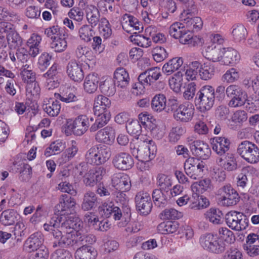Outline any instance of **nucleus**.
Instances as JSON below:
<instances>
[{
	"label": "nucleus",
	"instance_id": "f257e3e1",
	"mask_svg": "<svg viewBox=\"0 0 259 259\" xmlns=\"http://www.w3.org/2000/svg\"><path fill=\"white\" fill-rule=\"evenodd\" d=\"M83 223L78 217L53 216L44 225L45 230L50 232L56 241L53 247L78 246L79 230Z\"/></svg>",
	"mask_w": 259,
	"mask_h": 259
},
{
	"label": "nucleus",
	"instance_id": "f03ea898",
	"mask_svg": "<svg viewBox=\"0 0 259 259\" xmlns=\"http://www.w3.org/2000/svg\"><path fill=\"white\" fill-rule=\"evenodd\" d=\"M130 149L132 155L141 161L152 159L156 152V147L152 140L131 143Z\"/></svg>",
	"mask_w": 259,
	"mask_h": 259
},
{
	"label": "nucleus",
	"instance_id": "7ed1b4c3",
	"mask_svg": "<svg viewBox=\"0 0 259 259\" xmlns=\"http://www.w3.org/2000/svg\"><path fill=\"white\" fill-rule=\"evenodd\" d=\"M201 247L205 250L214 254H221L226 249V244L217 233H205L199 238Z\"/></svg>",
	"mask_w": 259,
	"mask_h": 259
},
{
	"label": "nucleus",
	"instance_id": "20e7f679",
	"mask_svg": "<svg viewBox=\"0 0 259 259\" xmlns=\"http://www.w3.org/2000/svg\"><path fill=\"white\" fill-rule=\"evenodd\" d=\"M215 90L211 85H205L201 88L195 98L196 106H199L202 111L209 110L215 101Z\"/></svg>",
	"mask_w": 259,
	"mask_h": 259
},
{
	"label": "nucleus",
	"instance_id": "39448f33",
	"mask_svg": "<svg viewBox=\"0 0 259 259\" xmlns=\"http://www.w3.org/2000/svg\"><path fill=\"white\" fill-rule=\"evenodd\" d=\"M99 211L101 215L106 218L112 216L116 221L124 219V222L119 223L120 227L125 226L128 222L131 216V214L128 213V217H127L124 211H123V214L119 206H115L112 201H109L104 202L102 205L100 206Z\"/></svg>",
	"mask_w": 259,
	"mask_h": 259
},
{
	"label": "nucleus",
	"instance_id": "423d86ee",
	"mask_svg": "<svg viewBox=\"0 0 259 259\" xmlns=\"http://www.w3.org/2000/svg\"><path fill=\"white\" fill-rule=\"evenodd\" d=\"M226 94L228 97L231 98L228 103L230 107H241L248 101L246 92L237 85L232 84L228 86L226 90Z\"/></svg>",
	"mask_w": 259,
	"mask_h": 259
},
{
	"label": "nucleus",
	"instance_id": "0eeeda50",
	"mask_svg": "<svg viewBox=\"0 0 259 259\" xmlns=\"http://www.w3.org/2000/svg\"><path fill=\"white\" fill-rule=\"evenodd\" d=\"M237 153L246 161L255 163L259 161V148L248 141H244L238 146Z\"/></svg>",
	"mask_w": 259,
	"mask_h": 259
},
{
	"label": "nucleus",
	"instance_id": "6e6552de",
	"mask_svg": "<svg viewBox=\"0 0 259 259\" xmlns=\"http://www.w3.org/2000/svg\"><path fill=\"white\" fill-rule=\"evenodd\" d=\"M225 220L229 227L235 231L244 230L248 226L249 220L247 216L240 212H228L225 215Z\"/></svg>",
	"mask_w": 259,
	"mask_h": 259
},
{
	"label": "nucleus",
	"instance_id": "1a4fd4ad",
	"mask_svg": "<svg viewBox=\"0 0 259 259\" xmlns=\"http://www.w3.org/2000/svg\"><path fill=\"white\" fill-rule=\"evenodd\" d=\"M76 202L73 198H72L68 194H63L59 198V203L55 207V211L58 214H55L54 216L57 215L59 217H75L72 214L73 207L75 206Z\"/></svg>",
	"mask_w": 259,
	"mask_h": 259
},
{
	"label": "nucleus",
	"instance_id": "9d476101",
	"mask_svg": "<svg viewBox=\"0 0 259 259\" xmlns=\"http://www.w3.org/2000/svg\"><path fill=\"white\" fill-rule=\"evenodd\" d=\"M220 203L225 206H233L239 201L240 197L230 184H227L218 190Z\"/></svg>",
	"mask_w": 259,
	"mask_h": 259
},
{
	"label": "nucleus",
	"instance_id": "9b49d317",
	"mask_svg": "<svg viewBox=\"0 0 259 259\" xmlns=\"http://www.w3.org/2000/svg\"><path fill=\"white\" fill-rule=\"evenodd\" d=\"M0 32L6 34L8 45L10 49L21 47L23 40L17 32L12 27L11 24L0 22Z\"/></svg>",
	"mask_w": 259,
	"mask_h": 259
},
{
	"label": "nucleus",
	"instance_id": "f8f14e48",
	"mask_svg": "<svg viewBox=\"0 0 259 259\" xmlns=\"http://www.w3.org/2000/svg\"><path fill=\"white\" fill-rule=\"evenodd\" d=\"M161 76L159 69L152 68L141 73L138 77L139 82L135 84L134 89L150 87L153 81H157Z\"/></svg>",
	"mask_w": 259,
	"mask_h": 259
},
{
	"label": "nucleus",
	"instance_id": "ddd939ff",
	"mask_svg": "<svg viewBox=\"0 0 259 259\" xmlns=\"http://www.w3.org/2000/svg\"><path fill=\"white\" fill-rule=\"evenodd\" d=\"M204 167L202 161L200 162L198 159L193 157L188 158L184 163L186 174L194 180L202 176Z\"/></svg>",
	"mask_w": 259,
	"mask_h": 259
},
{
	"label": "nucleus",
	"instance_id": "4468645a",
	"mask_svg": "<svg viewBox=\"0 0 259 259\" xmlns=\"http://www.w3.org/2000/svg\"><path fill=\"white\" fill-rule=\"evenodd\" d=\"M135 203L136 208L141 214L147 215L151 211L152 202L149 193L138 192L135 197Z\"/></svg>",
	"mask_w": 259,
	"mask_h": 259
},
{
	"label": "nucleus",
	"instance_id": "2eb2a0df",
	"mask_svg": "<svg viewBox=\"0 0 259 259\" xmlns=\"http://www.w3.org/2000/svg\"><path fill=\"white\" fill-rule=\"evenodd\" d=\"M194 111L192 104L184 103L180 104L179 108L174 112V117L178 121L188 122L192 119Z\"/></svg>",
	"mask_w": 259,
	"mask_h": 259
},
{
	"label": "nucleus",
	"instance_id": "dca6fc26",
	"mask_svg": "<svg viewBox=\"0 0 259 259\" xmlns=\"http://www.w3.org/2000/svg\"><path fill=\"white\" fill-rule=\"evenodd\" d=\"M112 164L118 169L126 170L131 169L134 166V161L128 153L121 152L114 155Z\"/></svg>",
	"mask_w": 259,
	"mask_h": 259
},
{
	"label": "nucleus",
	"instance_id": "f3484780",
	"mask_svg": "<svg viewBox=\"0 0 259 259\" xmlns=\"http://www.w3.org/2000/svg\"><path fill=\"white\" fill-rule=\"evenodd\" d=\"M90 122L88 117L84 115L77 116L73 121L68 122V127L77 136L83 135L88 129Z\"/></svg>",
	"mask_w": 259,
	"mask_h": 259
},
{
	"label": "nucleus",
	"instance_id": "a211bd4d",
	"mask_svg": "<svg viewBox=\"0 0 259 259\" xmlns=\"http://www.w3.org/2000/svg\"><path fill=\"white\" fill-rule=\"evenodd\" d=\"M105 174L106 169L102 166L91 169L84 175L83 183L86 186L93 187L101 181Z\"/></svg>",
	"mask_w": 259,
	"mask_h": 259
},
{
	"label": "nucleus",
	"instance_id": "6ab92c4d",
	"mask_svg": "<svg viewBox=\"0 0 259 259\" xmlns=\"http://www.w3.org/2000/svg\"><path fill=\"white\" fill-rule=\"evenodd\" d=\"M230 140L224 137H216L211 139L212 149L218 157L230 153Z\"/></svg>",
	"mask_w": 259,
	"mask_h": 259
},
{
	"label": "nucleus",
	"instance_id": "aec40b11",
	"mask_svg": "<svg viewBox=\"0 0 259 259\" xmlns=\"http://www.w3.org/2000/svg\"><path fill=\"white\" fill-rule=\"evenodd\" d=\"M190 148L193 154L199 159H207L211 154L208 145L199 140L192 142Z\"/></svg>",
	"mask_w": 259,
	"mask_h": 259
},
{
	"label": "nucleus",
	"instance_id": "412c9836",
	"mask_svg": "<svg viewBox=\"0 0 259 259\" xmlns=\"http://www.w3.org/2000/svg\"><path fill=\"white\" fill-rule=\"evenodd\" d=\"M66 71L69 77L74 81H81L84 77L82 64L75 60L70 61L66 67Z\"/></svg>",
	"mask_w": 259,
	"mask_h": 259
},
{
	"label": "nucleus",
	"instance_id": "4be33fe9",
	"mask_svg": "<svg viewBox=\"0 0 259 259\" xmlns=\"http://www.w3.org/2000/svg\"><path fill=\"white\" fill-rule=\"evenodd\" d=\"M112 185L116 190L128 191L131 187V180L128 175L123 173H117L113 175Z\"/></svg>",
	"mask_w": 259,
	"mask_h": 259
},
{
	"label": "nucleus",
	"instance_id": "5701e85b",
	"mask_svg": "<svg viewBox=\"0 0 259 259\" xmlns=\"http://www.w3.org/2000/svg\"><path fill=\"white\" fill-rule=\"evenodd\" d=\"M123 21L124 22L122 23V28L127 32L135 30L136 32L134 33L136 34L143 30L142 24L138 19L131 15L125 14L123 16Z\"/></svg>",
	"mask_w": 259,
	"mask_h": 259
},
{
	"label": "nucleus",
	"instance_id": "b1692460",
	"mask_svg": "<svg viewBox=\"0 0 259 259\" xmlns=\"http://www.w3.org/2000/svg\"><path fill=\"white\" fill-rule=\"evenodd\" d=\"M44 238L41 232H37L32 234L25 241L24 247L28 252L35 251L39 249L42 245Z\"/></svg>",
	"mask_w": 259,
	"mask_h": 259
},
{
	"label": "nucleus",
	"instance_id": "393cba45",
	"mask_svg": "<svg viewBox=\"0 0 259 259\" xmlns=\"http://www.w3.org/2000/svg\"><path fill=\"white\" fill-rule=\"evenodd\" d=\"M115 131L114 127L109 125L98 132L96 139L99 142L111 144L115 140Z\"/></svg>",
	"mask_w": 259,
	"mask_h": 259
},
{
	"label": "nucleus",
	"instance_id": "a878e982",
	"mask_svg": "<svg viewBox=\"0 0 259 259\" xmlns=\"http://www.w3.org/2000/svg\"><path fill=\"white\" fill-rule=\"evenodd\" d=\"M216 162L219 165L229 171L235 170L237 168L236 160L233 154L230 153L218 157Z\"/></svg>",
	"mask_w": 259,
	"mask_h": 259
},
{
	"label": "nucleus",
	"instance_id": "bb28decb",
	"mask_svg": "<svg viewBox=\"0 0 259 259\" xmlns=\"http://www.w3.org/2000/svg\"><path fill=\"white\" fill-rule=\"evenodd\" d=\"M84 10L87 20L91 27L97 26L101 23V19L98 8L95 6L89 5L85 7Z\"/></svg>",
	"mask_w": 259,
	"mask_h": 259
},
{
	"label": "nucleus",
	"instance_id": "cd10ccee",
	"mask_svg": "<svg viewBox=\"0 0 259 259\" xmlns=\"http://www.w3.org/2000/svg\"><path fill=\"white\" fill-rule=\"evenodd\" d=\"M207 117L204 115L199 116L194 127L196 133L205 135L208 133L209 130L212 129L213 124L207 118Z\"/></svg>",
	"mask_w": 259,
	"mask_h": 259
},
{
	"label": "nucleus",
	"instance_id": "c85d7f7f",
	"mask_svg": "<svg viewBox=\"0 0 259 259\" xmlns=\"http://www.w3.org/2000/svg\"><path fill=\"white\" fill-rule=\"evenodd\" d=\"M240 56L237 51L232 48H225L221 64L233 65L238 62Z\"/></svg>",
	"mask_w": 259,
	"mask_h": 259
},
{
	"label": "nucleus",
	"instance_id": "c756f323",
	"mask_svg": "<svg viewBox=\"0 0 259 259\" xmlns=\"http://www.w3.org/2000/svg\"><path fill=\"white\" fill-rule=\"evenodd\" d=\"M114 79L117 87L121 88L126 87L130 81L128 73L123 68L116 69L114 74Z\"/></svg>",
	"mask_w": 259,
	"mask_h": 259
},
{
	"label": "nucleus",
	"instance_id": "7c9ffc66",
	"mask_svg": "<svg viewBox=\"0 0 259 259\" xmlns=\"http://www.w3.org/2000/svg\"><path fill=\"white\" fill-rule=\"evenodd\" d=\"M58 73V66L57 64H54L46 73L43 74V77L47 79L49 90L58 87L59 83L57 80H55V79L57 78Z\"/></svg>",
	"mask_w": 259,
	"mask_h": 259
},
{
	"label": "nucleus",
	"instance_id": "2f4dec72",
	"mask_svg": "<svg viewBox=\"0 0 259 259\" xmlns=\"http://www.w3.org/2000/svg\"><path fill=\"white\" fill-rule=\"evenodd\" d=\"M224 49L220 46H208L206 49L205 57L213 62H220L221 63Z\"/></svg>",
	"mask_w": 259,
	"mask_h": 259
},
{
	"label": "nucleus",
	"instance_id": "473e14b6",
	"mask_svg": "<svg viewBox=\"0 0 259 259\" xmlns=\"http://www.w3.org/2000/svg\"><path fill=\"white\" fill-rule=\"evenodd\" d=\"M181 21L185 24L186 29L191 31H198L202 27L203 22L199 17H188L181 18Z\"/></svg>",
	"mask_w": 259,
	"mask_h": 259
},
{
	"label": "nucleus",
	"instance_id": "72a5a7b5",
	"mask_svg": "<svg viewBox=\"0 0 259 259\" xmlns=\"http://www.w3.org/2000/svg\"><path fill=\"white\" fill-rule=\"evenodd\" d=\"M183 64L182 58H174L165 63L162 68V72L167 75L178 70Z\"/></svg>",
	"mask_w": 259,
	"mask_h": 259
},
{
	"label": "nucleus",
	"instance_id": "f704fd0d",
	"mask_svg": "<svg viewBox=\"0 0 259 259\" xmlns=\"http://www.w3.org/2000/svg\"><path fill=\"white\" fill-rule=\"evenodd\" d=\"M98 113H95L97 117L95 122L90 127V131L94 132L105 126L110 118V115L109 112H98Z\"/></svg>",
	"mask_w": 259,
	"mask_h": 259
},
{
	"label": "nucleus",
	"instance_id": "c9c22d12",
	"mask_svg": "<svg viewBox=\"0 0 259 259\" xmlns=\"http://www.w3.org/2000/svg\"><path fill=\"white\" fill-rule=\"evenodd\" d=\"M169 193L154 189L152 194L153 202L155 206L159 208H164L168 204Z\"/></svg>",
	"mask_w": 259,
	"mask_h": 259
},
{
	"label": "nucleus",
	"instance_id": "e433bc0d",
	"mask_svg": "<svg viewBox=\"0 0 259 259\" xmlns=\"http://www.w3.org/2000/svg\"><path fill=\"white\" fill-rule=\"evenodd\" d=\"M100 80L98 74L93 73L89 74L85 78L84 89L88 93H94L98 87Z\"/></svg>",
	"mask_w": 259,
	"mask_h": 259
},
{
	"label": "nucleus",
	"instance_id": "4c0bfd02",
	"mask_svg": "<svg viewBox=\"0 0 259 259\" xmlns=\"http://www.w3.org/2000/svg\"><path fill=\"white\" fill-rule=\"evenodd\" d=\"M75 254L78 259H95L97 253L92 246L83 245L77 249Z\"/></svg>",
	"mask_w": 259,
	"mask_h": 259
},
{
	"label": "nucleus",
	"instance_id": "58836bf2",
	"mask_svg": "<svg viewBox=\"0 0 259 259\" xmlns=\"http://www.w3.org/2000/svg\"><path fill=\"white\" fill-rule=\"evenodd\" d=\"M156 185L159 188L155 190H160V191L169 193L172 185V180L167 175L159 174L156 178Z\"/></svg>",
	"mask_w": 259,
	"mask_h": 259
},
{
	"label": "nucleus",
	"instance_id": "ea45409f",
	"mask_svg": "<svg viewBox=\"0 0 259 259\" xmlns=\"http://www.w3.org/2000/svg\"><path fill=\"white\" fill-rule=\"evenodd\" d=\"M19 214L14 209L4 211L0 216V222L4 226H11L17 221Z\"/></svg>",
	"mask_w": 259,
	"mask_h": 259
},
{
	"label": "nucleus",
	"instance_id": "a19ab883",
	"mask_svg": "<svg viewBox=\"0 0 259 259\" xmlns=\"http://www.w3.org/2000/svg\"><path fill=\"white\" fill-rule=\"evenodd\" d=\"M111 102L108 98L103 95H98L95 99L94 105V113L98 112H108L107 110L110 106Z\"/></svg>",
	"mask_w": 259,
	"mask_h": 259
},
{
	"label": "nucleus",
	"instance_id": "79ce46f5",
	"mask_svg": "<svg viewBox=\"0 0 259 259\" xmlns=\"http://www.w3.org/2000/svg\"><path fill=\"white\" fill-rule=\"evenodd\" d=\"M115 84L111 77H107L100 83L99 89L104 94L111 96L114 95L116 92Z\"/></svg>",
	"mask_w": 259,
	"mask_h": 259
},
{
	"label": "nucleus",
	"instance_id": "37998d69",
	"mask_svg": "<svg viewBox=\"0 0 259 259\" xmlns=\"http://www.w3.org/2000/svg\"><path fill=\"white\" fill-rule=\"evenodd\" d=\"M66 147L65 143L62 140H57L52 142L45 151L44 155L46 157L58 154L63 151Z\"/></svg>",
	"mask_w": 259,
	"mask_h": 259
},
{
	"label": "nucleus",
	"instance_id": "c03bdc74",
	"mask_svg": "<svg viewBox=\"0 0 259 259\" xmlns=\"http://www.w3.org/2000/svg\"><path fill=\"white\" fill-rule=\"evenodd\" d=\"M198 72L201 79L207 80L211 79L214 75L215 68L210 63H204L201 65Z\"/></svg>",
	"mask_w": 259,
	"mask_h": 259
},
{
	"label": "nucleus",
	"instance_id": "a18cd8bd",
	"mask_svg": "<svg viewBox=\"0 0 259 259\" xmlns=\"http://www.w3.org/2000/svg\"><path fill=\"white\" fill-rule=\"evenodd\" d=\"M179 227V225L177 222H164L159 224L157 229L158 233L167 234L176 232Z\"/></svg>",
	"mask_w": 259,
	"mask_h": 259
},
{
	"label": "nucleus",
	"instance_id": "49530a36",
	"mask_svg": "<svg viewBox=\"0 0 259 259\" xmlns=\"http://www.w3.org/2000/svg\"><path fill=\"white\" fill-rule=\"evenodd\" d=\"M43 109L49 116L54 117L59 113L61 105L57 100L51 99L48 103L44 105Z\"/></svg>",
	"mask_w": 259,
	"mask_h": 259
},
{
	"label": "nucleus",
	"instance_id": "de8ad7c7",
	"mask_svg": "<svg viewBox=\"0 0 259 259\" xmlns=\"http://www.w3.org/2000/svg\"><path fill=\"white\" fill-rule=\"evenodd\" d=\"M97 202L96 194L91 191L85 193L82 203V208L84 210H89L95 207Z\"/></svg>",
	"mask_w": 259,
	"mask_h": 259
},
{
	"label": "nucleus",
	"instance_id": "09e8293b",
	"mask_svg": "<svg viewBox=\"0 0 259 259\" xmlns=\"http://www.w3.org/2000/svg\"><path fill=\"white\" fill-rule=\"evenodd\" d=\"M204 216L207 220L213 224H220L221 223L223 213L218 208H210L206 211Z\"/></svg>",
	"mask_w": 259,
	"mask_h": 259
},
{
	"label": "nucleus",
	"instance_id": "8fccbe9b",
	"mask_svg": "<svg viewBox=\"0 0 259 259\" xmlns=\"http://www.w3.org/2000/svg\"><path fill=\"white\" fill-rule=\"evenodd\" d=\"M166 99L163 94L155 95L151 101V107L152 109L157 112L163 110L166 107Z\"/></svg>",
	"mask_w": 259,
	"mask_h": 259
},
{
	"label": "nucleus",
	"instance_id": "3c124183",
	"mask_svg": "<svg viewBox=\"0 0 259 259\" xmlns=\"http://www.w3.org/2000/svg\"><path fill=\"white\" fill-rule=\"evenodd\" d=\"M183 9L181 14V18L194 16L198 12L197 7L193 0H189V2L183 5Z\"/></svg>",
	"mask_w": 259,
	"mask_h": 259
},
{
	"label": "nucleus",
	"instance_id": "603ef678",
	"mask_svg": "<svg viewBox=\"0 0 259 259\" xmlns=\"http://www.w3.org/2000/svg\"><path fill=\"white\" fill-rule=\"evenodd\" d=\"M252 168L250 167H243L240 174L237 178V185L239 189H243L245 188L248 182V178L250 176L249 171Z\"/></svg>",
	"mask_w": 259,
	"mask_h": 259
},
{
	"label": "nucleus",
	"instance_id": "864d4df0",
	"mask_svg": "<svg viewBox=\"0 0 259 259\" xmlns=\"http://www.w3.org/2000/svg\"><path fill=\"white\" fill-rule=\"evenodd\" d=\"M183 74L179 71L176 73L169 79V85L175 92L179 93L182 85Z\"/></svg>",
	"mask_w": 259,
	"mask_h": 259
},
{
	"label": "nucleus",
	"instance_id": "5fc2aeb1",
	"mask_svg": "<svg viewBox=\"0 0 259 259\" xmlns=\"http://www.w3.org/2000/svg\"><path fill=\"white\" fill-rule=\"evenodd\" d=\"M55 97L57 99H59L65 103L75 102L78 100L77 97L72 92V90L68 88L63 90L61 94H55Z\"/></svg>",
	"mask_w": 259,
	"mask_h": 259
},
{
	"label": "nucleus",
	"instance_id": "6e6d98bb",
	"mask_svg": "<svg viewBox=\"0 0 259 259\" xmlns=\"http://www.w3.org/2000/svg\"><path fill=\"white\" fill-rule=\"evenodd\" d=\"M126 129L129 134L135 137L140 136L142 132V126L137 119L128 121L126 123Z\"/></svg>",
	"mask_w": 259,
	"mask_h": 259
},
{
	"label": "nucleus",
	"instance_id": "4d7b16f0",
	"mask_svg": "<svg viewBox=\"0 0 259 259\" xmlns=\"http://www.w3.org/2000/svg\"><path fill=\"white\" fill-rule=\"evenodd\" d=\"M182 216V213L174 208H166L159 214V218L162 220L179 219Z\"/></svg>",
	"mask_w": 259,
	"mask_h": 259
},
{
	"label": "nucleus",
	"instance_id": "13d9d810",
	"mask_svg": "<svg viewBox=\"0 0 259 259\" xmlns=\"http://www.w3.org/2000/svg\"><path fill=\"white\" fill-rule=\"evenodd\" d=\"M186 29L185 24L183 22H175L169 27V33L170 35L176 39H179L183 33H185Z\"/></svg>",
	"mask_w": 259,
	"mask_h": 259
},
{
	"label": "nucleus",
	"instance_id": "bf43d9fd",
	"mask_svg": "<svg viewBox=\"0 0 259 259\" xmlns=\"http://www.w3.org/2000/svg\"><path fill=\"white\" fill-rule=\"evenodd\" d=\"M97 153L101 164L105 163L110 157V149L106 146H100L96 147Z\"/></svg>",
	"mask_w": 259,
	"mask_h": 259
},
{
	"label": "nucleus",
	"instance_id": "052dcab7",
	"mask_svg": "<svg viewBox=\"0 0 259 259\" xmlns=\"http://www.w3.org/2000/svg\"><path fill=\"white\" fill-rule=\"evenodd\" d=\"M232 34L236 41H241L246 38L247 34V30L244 25L239 24L233 29Z\"/></svg>",
	"mask_w": 259,
	"mask_h": 259
},
{
	"label": "nucleus",
	"instance_id": "680f3d73",
	"mask_svg": "<svg viewBox=\"0 0 259 259\" xmlns=\"http://www.w3.org/2000/svg\"><path fill=\"white\" fill-rule=\"evenodd\" d=\"M153 58L156 62H161L168 57V53L162 47H156L152 50Z\"/></svg>",
	"mask_w": 259,
	"mask_h": 259
},
{
	"label": "nucleus",
	"instance_id": "e2e57ef3",
	"mask_svg": "<svg viewBox=\"0 0 259 259\" xmlns=\"http://www.w3.org/2000/svg\"><path fill=\"white\" fill-rule=\"evenodd\" d=\"M184 128L180 126L173 127L169 132L168 140L170 143H175L178 141L181 137L184 134Z\"/></svg>",
	"mask_w": 259,
	"mask_h": 259
},
{
	"label": "nucleus",
	"instance_id": "0e129e2a",
	"mask_svg": "<svg viewBox=\"0 0 259 259\" xmlns=\"http://www.w3.org/2000/svg\"><path fill=\"white\" fill-rule=\"evenodd\" d=\"M79 236H78V246L81 245H91L94 244L96 241L95 235L91 234L82 233L79 231Z\"/></svg>",
	"mask_w": 259,
	"mask_h": 259
},
{
	"label": "nucleus",
	"instance_id": "69168bd1",
	"mask_svg": "<svg viewBox=\"0 0 259 259\" xmlns=\"http://www.w3.org/2000/svg\"><path fill=\"white\" fill-rule=\"evenodd\" d=\"M100 21L101 23L98 25L100 33L105 38L107 39L110 37L112 34V29L110 23L108 20L104 17L101 18Z\"/></svg>",
	"mask_w": 259,
	"mask_h": 259
},
{
	"label": "nucleus",
	"instance_id": "338daca9",
	"mask_svg": "<svg viewBox=\"0 0 259 259\" xmlns=\"http://www.w3.org/2000/svg\"><path fill=\"white\" fill-rule=\"evenodd\" d=\"M179 39L181 44L191 46H194L196 43V37H194L191 31L188 29L185 30V33H183Z\"/></svg>",
	"mask_w": 259,
	"mask_h": 259
},
{
	"label": "nucleus",
	"instance_id": "774afa93",
	"mask_svg": "<svg viewBox=\"0 0 259 259\" xmlns=\"http://www.w3.org/2000/svg\"><path fill=\"white\" fill-rule=\"evenodd\" d=\"M218 236L223 240L229 243L235 240V236L232 231L226 227H221L218 229Z\"/></svg>",
	"mask_w": 259,
	"mask_h": 259
}]
</instances>
